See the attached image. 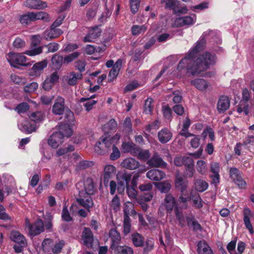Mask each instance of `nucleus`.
Here are the masks:
<instances>
[{"mask_svg":"<svg viewBox=\"0 0 254 254\" xmlns=\"http://www.w3.org/2000/svg\"><path fill=\"white\" fill-rule=\"evenodd\" d=\"M113 250L116 254H133L132 249L127 246H118Z\"/></svg>","mask_w":254,"mask_h":254,"instance_id":"nucleus-36","label":"nucleus"},{"mask_svg":"<svg viewBox=\"0 0 254 254\" xmlns=\"http://www.w3.org/2000/svg\"><path fill=\"white\" fill-rule=\"evenodd\" d=\"M147 164L150 166L154 167H162L166 166V163L157 154H155L148 161Z\"/></svg>","mask_w":254,"mask_h":254,"instance_id":"nucleus-30","label":"nucleus"},{"mask_svg":"<svg viewBox=\"0 0 254 254\" xmlns=\"http://www.w3.org/2000/svg\"><path fill=\"white\" fill-rule=\"evenodd\" d=\"M62 219L65 221H70L72 220V218L69 215L68 212L67 207L64 205L63 207L62 214Z\"/></svg>","mask_w":254,"mask_h":254,"instance_id":"nucleus-64","label":"nucleus"},{"mask_svg":"<svg viewBox=\"0 0 254 254\" xmlns=\"http://www.w3.org/2000/svg\"><path fill=\"white\" fill-rule=\"evenodd\" d=\"M74 150V147L71 145H68L67 147L62 148L57 151L56 154L57 156H62L68 153L69 152L72 151Z\"/></svg>","mask_w":254,"mask_h":254,"instance_id":"nucleus-56","label":"nucleus"},{"mask_svg":"<svg viewBox=\"0 0 254 254\" xmlns=\"http://www.w3.org/2000/svg\"><path fill=\"white\" fill-rule=\"evenodd\" d=\"M210 171L212 174L210 175V178L212 179V183L217 185L219 183L220 175V165L217 162H211L210 164Z\"/></svg>","mask_w":254,"mask_h":254,"instance_id":"nucleus-10","label":"nucleus"},{"mask_svg":"<svg viewBox=\"0 0 254 254\" xmlns=\"http://www.w3.org/2000/svg\"><path fill=\"white\" fill-rule=\"evenodd\" d=\"M94 185L93 181L91 179H87L84 183V189L86 193L88 195H91L94 193Z\"/></svg>","mask_w":254,"mask_h":254,"instance_id":"nucleus-45","label":"nucleus"},{"mask_svg":"<svg viewBox=\"0 0 254 254\" xmlns=\"http://www.w3.org/2000/svg\"><path fill=\"white\" fill-rule=\"evenodd\" d=\"M29 118L32 121L35 123H39L44 120L45 115L41 111H37L31 113Z\"/></svg>","mask_w":254,"mask_h":254,"instance_id":"nucleus-40","label":"nucleus"},{"mask_svg":"<svg viewBox=\"0 0 254 254\" xmlns=\"http://www.w3.org/2000/svg\"><path fill=\"white\" fill-rule=\"evenodd\" d=\"M230 176L233 181L240 188H243L246 185V182L240 175L239 171L236 168H231L230 170Z\"/></svg>","mask_w":254,"mask_h":254,"instance_id":"nucleus-17","label":"nucleus"},{"mask_svg":"<svg viewBox=\"0 0 254 254\" xmlns=\"http://www.w3.org/2000/svg\"><path fill=\"white\" fill-rule=\"evenodd\" d=\"M80 53L78 52H74L71 54H69L66 56H65L64 59V63L65 64H68L75 59H77L80 55Z\"/></svg>","mask_w":254,"mask_h":254,"instance_id":"nucleus-54","label":"nucleus"},{"mask_svg":"<svg viewBox=\"0 0 254 254\" xmlns=\"http://www.w3.org/2000/svg\"><path fill=\"white\" fill-rule=\"evenodd\" d=\"M205 46L203 40L197 42L187 55L179 63L178 69L182 70L186 68L188 72L192 75L199 74L207 70L210 66L215 63L216 58L214 55L206 52L199 55L195 60L194 59L197 54L202 51Z\"/></svg>","mask_w":254,"mask_h":254,"instance_id":"nucleus-1","label":"nucleus"},{"mask_svg":"<svg viewBox=\"0 0 254 254\" xmlns=\"http://www.w3.org/2000/svg\"><path fill=\"white\" fill-rule=\"evenodd\" d=\"M153 99L151 98H147L145 102L144 111L147 114H150L152 111L153 108Z\"/></svg>","mask_w":254,"mask_h":254,"instance_id":"nucleus-50","label":"nucleus"},{"mask_svg":"<svg viewBox=\"0 0 254 254\" xmlns=\"http://www.w3.org/2000/svg\"><path fill=\"white\" fill-rule=\"evenodd\" d=\"M13 45L16 49H21L25 46V42L21 38L17 37L13 41Z\"/></svg>","mask_w":254,"mask_h":254,"instance_id":"nucleus-60","label":"nucleus"},{"mask_svg":"<svg viewBox=\"0 0 254 254\" xmlns=\"http://www.w3.org/2000/svg\"><path fill=\"white\" fill-rule=\"evenodd\" d=\"M6 59L10 64L14 67L18 66H26L28 65L27 63V58L21 53H9L6 55Z\"/></svg>","mask_w":254,"mask_h":254,"instance_id":"nucleus-3","label":"nucleus"},{"mask_svg":"<svg viewBox=\"0 0 254 254\" xmlns=\"http://www.w3.org/2000/svg\"><path fill=\"white\" fill-rule=\"evenodd\" d=\"M191 84L200 91H204L209 87L208 83L203 79L197 78L191 80Z\"/></svg>","mask_w":254,"mask_h":254,"instance_id":"nucleus-29","label":"nucleus"},{"mask_svg":"<svg viewBox=\"0 0 254 254\" xmlns=\"http://www.w3.org/2000/svg\"><path fill=\"white\" fill-rule=\"evenodd\" d=\"M110 238L112 243L110 248L113 250L119 246L121 240V237L120 233L116 230L112 229L110 232Z\"/></svg>","mask_w":254,"mask_h":254,"instance_id":"nucleus-26","label":"nucleus"},{"mask_svg":"<svg viewBox=\"0 0 254 254\" xmlns=\"http://www.w3.org/2000/svg\"><path fill=\"white\" fill-rule=\"evenodd\" d=\"M25 225L32 235H38L44 231L43 222L41 219H38L33 225H31L29 220L26 219Z\"/></svg>","mask_w":254,"mask_h":254,"instance_id":"nucleus-6","label":"nucleus"},{"mask_svg":"<svg viewBox=\"0 0 254 254\" xmlns=\"http://www.w3.org/2000/svg\"><path fill=\"white\" fill-rule=\"evenodd\" d=\"M140 4V0H130L131 11L133 13H135L138 10Z\"/></svg>","mask_w":254,"mask_h":254,"instance_id":"nucleus-63","label":"nucleus"},{"mask_svg":"<svg viewBox=\"0 0 254 254\" xmlns=\"http://www.w3.org/2000/svg\"><path fill=\"white\" fill-rule=\"evenodd\" d=\"M62 33L61 29L55 28L51 26L50 29L46 30L43 33V36L46 40H51L58 38Z\"/></svg>","mask_w":254,"mask_h":254,"instance_id":"nucleus-13","label":"nucleus"},{"mask_svg":"<svg viewBox=\"0 0 254 254\" xmlns=\"http://www.w3.org/2000/svg\"><path fill=\"white\" fill-rule=\"evenodd\" d=\"M116 168L112 165H106L104 168L103 183L105 186L108 185L109 180L116 173Z\"/></svg>","mask_w":254,"mask_h":254,"instance_id":"nucleus-11","label":"nucleus"},{"mask_svg":"<svg viewBox=\"0 0 254 254\" xmlns=\"http://www.w3.org/2000/svg\"><path fill=\"white\" fill-rule=\"evenodd\" d=\"M19 21L23 25H28L31 21H34L33 12H28L21 15L19 17Z\"/></svg>","mask_w":254,"mask_h":254,"instance_id":"nucleus-39","label":"nucleus"},{"mask_svg":"<svg viewBox=\"0 0 254 254\" xmlns=\"http://www.w3.org/2000/svg\"><path fill=\"white\" fill-rule=\"evenodd\" d=\"M10 80L12 82L18 85L24 84L26 82L25 78L15 74L10 75Z\"/></svg>","mask_w":254,"mask_h":254,"instance_id":"nucleus-53","label":"nucleus"},{"mask_svg":"<svg viewBox=\"0 0 254 254\" xmlns=\"http://www.w3.org/2000/svg\"><path fill=\"white\" fill-rule=\"evenodd\" d=\"M59 79V75L57 71L54 72L47 76L42 84L43 89L47 91L51 90Z\"/></svg>","mask_w":254,"mask_h":254,"instance_id":"nucleus-7","label":"nucleus"},{"mask_svg":"<svg viewBox=\"0 0 254 254\" xmlns=\"http://www.w3.org/2000/svg\"><path fill=\"white\" fill-rule=\"evenodd\" d=\"M101 30L98 26H95L89 30L88 33L84 37L85 42H92L99 37Z\"/></svg>","mask_w":254,"mask_h":254,"instance_id":"nucleus-15","label":"nucleus"},{"mask_svg":"<svg viewBox=\"0 0 254 254\" xmlns=\"http://www.w3.org/2000/svg\"><path fill=\"white\" fill-rule=\"evenodd\" d=\"M230 107V101L227 96H223L219 99L217 109L219 113H223Z\"/></svg>","mask_w":254,"mask_h":254,"instance_id":"nucleus-22","label":"nucleus"},{"mask_svg":"<svg viewBox=\"0 0 254 254\" xmlns=\"http://www.w3.org/2000/svg\"><path fill=\"white\" fill-rule=\"evenodd\" d=\"M190 200H192V205L194 207L199 209L202 207V199L198 194L195 193V194H192V193H191Z\"/></svg>","mask_w":254,"mask_h":254,"instance_id":"nucleus-43","label":"nucleus"},{"mask_svg":"<svg viewBox=\"0 0 254 254\" xmlns=\"http://www.w3.org/2000/svg\"><path fill=\"white\" fill-rule=\"evenodd\" d=\"M121 150L124 153L130 152L133 155H136L138 152V147L132 142H123Z\"/></svg>","mask_w":254,"mask_h":254,"instance_id":"nucleus-23","label":"nucleus"},{"mask_svg":"<svg viewBox=\"0 0 254 254\" xmlns=\"http://www.w3.org/2000/svg\"><path fill=\"white\" fill-rule=\"evenodd\" d=\"M105 10L102 12L98 18V21L101 23H104L106 22L108 18L110 17L112 13V11L107 8L106 4H105Z\"/></svg>","mask_w":254,"mask_h":254,"instance_id":"nucleus-48","label":"nucleus"},{"mask_svg":"<svg viewBox=\"0 0 254 254\" xmlns=\"http://www.w3.org/2000/svg\"><path fill=\"white\" fill-rule=\"evenodd\" d=\"M132 241L135 247H141L143 245L144 239L139 233H136L131 235Z\"/></svg>","mask_w":254,"mask_h":254,"instance_id":"nucleus-44","label":"nucleus"},{"mask_svg":"<svg viewBox=\"0 0 254 254\" xmlns=\"http://www.w3.org/2000/svg\"><path fill=\"white\" fill-rule=\"evenodd\" d=\"M81 240L84 245L88 248L92 246L93 242V235L91 230L88 228L84 227L83 228L82 235Z\"/></svg>","mask_w":254,"mask_h":254,"instance_id":"nucleus-9","label":"nucleus"},{"mask_svg":"<svg viewBox=\"0 0 254 254\" xmlns=\"http://www.w3.org/2000/svg\"><path fill=\"white\" fill-rule=\"evenodd\" d=\"M52 66L55 69L59 70L62 67L64 63V59L62 56L59 54H55L51 59Z\"/></svg>","mask_w":254,"mask_h":254,"instance_id":"nucleus-31","label":"nucleus"},{"mask_svg":"<svg viewBox=\"0 0 254 254\" xmlns=\"http://www.w3.org/2000/svg\"><path fill=\"white\" fill-rule=\"evenodd\" d=\"M48 61L44 60L35 64L29 71V74L32 76H39L43 70L48 65Z\"/></svg>","mask_w":254,"mask_h":254,"instance_id":"nucleus-8","label":"nucleus"},{"mask_svg":"<svg viewBox=\"0 0 254 254\" xmlns=\"http://www.w3.org/2000/svg\"><path fill=\"white\" fill-rule=\"evenodd\" d=\"M122 64L123 61L120 59H118L115 63V65H114L108 75L109 82L113 81L117 78L122 66Z\"/></svg>","mask_w":254,"mask_h":254,"instance_id":"nucleus-14","label":"nucleus"},{"mask_svg":"<svg viewBox=\"0 0 254 254\" xmlns=\"http://www.w3.org/2000/svg\"><path fill=\"white\" fill-rule=\"evenodd\" d=\"M147 27L146 25H134L131 27V33L134 36L143 34L147 30Z\"/></svg>","mask_w":254,"mask_h":254,"instance_id":"nucleus-41","label":"nucleus"},{"mask_svg":"<svg viewBox=\"0 0 254 254\" xmlns=\"http://www.w3.org/2000/svg\"><path fill=\"white\" fill-rule=\"evenodd\" d=\"M196 170L201 174H204L207 171V167L205 161L200 160L196 163Z\"/></svg>","mask_w":254,"mask_h":254,"instance_id":"nucleus-47","label":"nucleus"},{"mask_svg":"<svg viewBox=\"0 0 254 254\" xmlns=\"http://www.w3.org/2000/svg\"><path fill=\"white\" fill-rule=\"evenodd\" d=\"M105 139L101 136L97 143L95 145L94 149L95 151L99 154H104L108 152L107 148L106 147Z\"/></svg>","mask_w":254,"mask_h":254,"instance_id":"nucleus-33","label":"nucleus"},{"mask_svg":"<svg viewBox=\"0 0 254 254\" xmlns=\"http://www.w3.org/2000/svg\"><path fill=\"white\" fill-rule=\"evenodd\" d=\"M38 87V83L37 82H33L25 86L24 90L26 92H32L36 90Z\"/></svg>","mask_w":254,"mask_h":254,"instance_id":"nucleus-62","label":"nucleus"},{"mask_svg":"<svg viewBox=\"0 0 254 254\" xmlns=\"http://www.w3.org/2000/svg\"><path fill=\"white\" fill-rule=\"evenodd\" d=\"M158 138L161 143H167L172 138V133L167 128H162L158 133Z\"/></svg>","mask_w":254,"mask_h":254,"instance_id":"nucleus-21","label":"nucleus"},{"mask_svg":"<svg viewBox=\"0 0 254 254\" xmlns=\"http://www.w3.org/2000/svg\"><path fill=\"white\" fill-rule=\"evenodd\" d=\"M19 128L22 131L26 133H31L35 131L36 129V125H31L28 121L25 120L18 124Z\"/></svg>","mask_w":254,"mask_h":254,"instance_id":"nucleus-28","label":"nucleus"},{"mask_svg":"<svg viewBox=\"0 0 254 254\" xmlns=\"http://www.w3.org/2000/svg\"><path fill=\"white\" fill-rule=\"evenodd\" d=\"M130 220L127 217L124 218V233L125 235L128 234L130 232Z\"/></svg>","mask_w":254,"mask_h":254,"instance_id":"nucleus-61","label":"nucleus"},{"mask_svg":"<svg viewBox=\"0 0 254 254\" xmlns=\"http://www.w3.org/2000/svg\"><path fill=\"white\" fill-rule=\"evenodd\" d=\"M82 78L81 73H76L72 71L68 73L65 77V79L69 85H74Z\"/></svg>","mask_w":254,"mask_h":254,"instance_id":"nucleus-20","label":"nucleus"},{"mask_svg":"<svg viewBox=\"0 0 254 254\" xmlns=\"http://www.w3.org/2000/svg\"><path fill=\"white\" fill-rule=\"evenodd\" d=\"M124 218H129V215H134L136 214V212L134 209V205L132 203L127 201L124 205L123 208Z\"/></svg>","mask_w":254,"mask_h":254,"instance_id":"nucleus-32","label":"nucleus"},{"mask_svg":"<svg viewBox=\"0 0 254 254\" xmlns=\"http://www.w3.org/2000/svg\"><path fill=\"white\" fill-rule=\"evenodd\" d=\"M121 166L124 168L129 170H134L137 169L139 166V162L135 159L129 157L124 159L121 163Z\"/></svg>","mask_w":254,"mask_h":254,"instance_id":"nucleus-12","label":"nucleus"},{"mask_svg":"<svg viewBox=\"0 0 254 254\" xmlns=\"http://www.w3.org/2000/svg\"><path fill=\"white\" fill-rule=\"evenodd\" d=\"M197 252L198 254H213L211 249L204 241H200L198 243Z\"/></svg>","mask_w":254,"mask_h":254,"instance_id":"nucleus-34","label":"nucleus"},{"mask_svg":"<svg viewBox=\"0 0 254 254\" xmlns=\"http://www.w3.org/2000/svg\"><path fill=\"white\" fill-rule=\"evenodd\" d=\"M65 243L64 241H60L52 246L51 251L54 254H58L61 252Z\"/></svg>","mask_w":254,"mask_h":254,"instance_id":"nucleus-55","label":"nucleus"},{"mask_svg":"<svg viewBox=\"0 0 254 254\" xmlns=\"http://www.w3.org/2000/svg\"><path fill=\"white\" fill-rule=\"evenodd\" d=\"M175 203V198L170 194H168L166 195L164 203L161 205V207H165L167 212L170 213L173 210Z\"/></svg>","mask_w":254,"mask_h":254,"instance_id":"nucleus-25","label":"nucleus"},{"mask_svg":"<svg viewBox=\"0 0 254 254\" xmlns=\"http://www.w3.org/2000/svg\"><path fill=\"white\" fill-rule=\"evenodd\" d=\"M64 100L61 97H58L53 106L52 111L54 114L61 115L63 114L64 110Z\"/></svg>","mask_w":254,"mask_h":254,"instance_id":"nucleus-19","label":"nucleus"},{"mask_svg":"<svg viewBox=\"0 0 254 254\" xmlns=\"http://www.w3.org/2000/svg\"><path fill=\"white\" fill-rule=\"evenodd\" d=\"M34 21L41 20L44 21H49L50 17L49 14L44 11L33 12Z\"/></svg>","mask_w":254,"mask_h":254,"instance_id":"nucleus-38","label":"nucleus"},{"mask_svg":"<svg viewBox=\"0 0 254 254\" xmlns=\"http://www.w3.org/2000/svg\"><path fill=\"white\" fill-rule=\"evenodd\" d=\"M53 242L51 239H45L42 243V249L45 252H49L53 245Z\"/></svg>","mask_w":254,"mask_h":254,"instance_id":"nucleus-51","label":"nucleus"},{"mask_svg":"<svg viewBox=\"0 0 254 254\" xmlns=\"http://www.w3.org/2000/svg\"><path fill=\"white\" fill-rule=\"evenodd\" d=\"M146 177L152 181H158L163 179L166 177V174L159 169H152L146 173Z\"/></svg>","mask_w":254,"mask_h":254,"instance_id":"nucleus-18","label":"nucleus"},{"mask_svg":"<svg viewBox=\"0 0 254 254\" xmlns=\"http://www.w3.org/2000/svg\"><path fill=\"white\" fill-rule=\"evenodd\" d=\"M175 186L181 191L183 194H185V192L187 191L186 189L188 186V181L184 180L182 177L179 175H177L176 177Z\"/></svg>","mask_w":254,"mask_h":254,"instance_id":"nucleus-27","label":"nucleus"},{"mask_svg":"<svg viewBox=\"0 0 254 254\" xmlns=\"http://www.w3.org/2000/svg\"><path fill=\"white\" fill-rule=\"evenodd\" d=\"M111 206L115 211H117L120 209V200L119 196L117 195H115V196L112 199Z\"/></svg>","mask_w":254,"mask_h":254,"instance_id":"nucleus-59","label":"nucleus"},{"mask_svg":"<svg viewBox=\"0 0 254 254\" xmlns=\"http://www.w3.org/2000/svg\"><path fill=\"white\" fill-rule=\"evenodd\" d=\"M196 190L199 192H203L206 190L208 187V183L202 180H196L194 183Z\"/></svg>","mask_w":254,"mask_h":254,"instance_id":"nucleus-42","label":"nucleus"},{"mask_svg":"<svg viewBox=\"0 0 254 254\" xmlns=\"http://www.w3.org/2000/svg\"><path fill=\"white\" fill-rule=\"evenodd\" d=\"M195 21L196 15L194 14L193 16H186L176 18L172 25L175 27L189 26L194 24Z\"/></svg>","mask_w":254,"mask_h":254,"instance_id":"nucleus-5","label":"nucleus"},{"mask_svg":"<svg viewBox=\"0 0 254 254\" xmlns=\"http://www.w3.org/2000/svg\"><path fill=\"white\" fill-rule=\"evenodd\" d=\"M64 116L65 120L67 124H63L62 125H66L70 128V125H72L74 122V114L71 111L67 110L65 111Z\"/></svg>","mask_w":254,"mask_h":254,"instance_id":"nucleus-52","label":"nucleus"},{"mask_svg":"<svg viewBox=\"0 0 254 254\" xmlns=\"http://www.w3.org/2000/svg\"><path fill=\"white\" fill-rule=\"evenodd\" d=\"M156 187L162 193L168 192L171 189V184L168 181H164L154 184Z\"/></svg>","mask_w":254,"mask_h":254,"instance_id":"nucleus-37","label":"nucleus"},{"mask_svg":"<svg viewBox=\"0 0 254 254\" xmlns=\"http://www.w3.org/2000/svg\"><path fill=\"white\" fill-rule=\"evenodd\" d=\"M44 47L48 49L47 53H54L59 49V45L56 43H51L43 46H39L33 49L26 50L24 54L29 56H35L42 53Z\"/></svg>","mask_w":254,"mask_h":254,"instance_id":"nucleus-4","label":"nucleus"},{"mask_svg":"<svg viewBox=\"0 0 254 254\" xmlns=\"http://www.w3.org/2000/svg\"><path fill=\"white\" fill-rule=\"evenodd\" d=\"M29 109V106L27 103L22 102L17 106L15 111L18 113H24Z\"/></svg>","mask_w":254,"mask_h":254,"instance_id":"nucleus-58","label":"nucleus"},{"mask_svg":"<svg viewBox=\"0 0 254 254\" xmlns=\"http://www.w3.org/2000/svg\"><path fill=\"white\" fill-rule=\"evenodd\" d=\"M24 4L27 7L34 9H44L47 7V3L41 0H26Z\"/></svg>","mask_w":254,"mask_h":254,"instance_id":"nucleus-16","label":"nucleus"},{"mask_svg":"<svg viewBox=\"0 0 254 254\" xmlns=\"http://www.w3.org/2000/svg\"><path fill=\"white\" fill-rule=\"evenodd\" d=\"M252 214L251 211L248 208L244 209V223L246 228L248 229L251 234H254V230L253 226L250 221V218L252 217Z\"/></svg>","mask_w":254,"mask_h":254,"instance_id":"nucleus-24","label":"nucleus"},{"mask_svg":"<svg viewBox=\"0 0 254 254\" xmlns=\"http://www.w3.org/2000/svg\"><path fill=\"white\" fill-rule=\"evenodd\" d=\"M10 238L16 243L25 246L26 240L23 235L17 231H13L10 235Z\"/></svg>","mask_w":254,"mask_h":254,"instance_id":"nucleus-35","label":"nucleus"},{"mask_svg":"<svg viewBox=\"0 0 254 254\" xmlns=\"http://www.w3.org/2000/svg\"><path fill=\"white\" fill-rule=\"evenodd\" d=\"M77 201L81 205L88 209L92 207L93 205V201L90 196L84 198L78 199Z\"/></svg>","mask_w":254,"mask_h":254,"instance_id":"nucleus-46","label":"nucleus"},{"mask_svg":"<svg viewBox=\"0 0 254 254\" xmlns=\"http://www.w3.org/2000/svg\"><path fill=\"white\" fill-rule=\"evenodd\" d=\"M87 101L83 104L86 111L89 112L93 108V106L97 103V101L94 100H89L88 98H82L80 99L81 102H85Z\"/></svg>","mask_w":254,"mask_h":254,"instance_id":"nucleus-49","label":"nucleus"},{"mask_svg":"<svg viewBox=\"0 0 254 254\" xmlns=\"http://www.w3.org/2000/svg\"><path fill=\"white\" fill-rule=\"evenodd\" d=\"M135 187L127 186V193L130 199H135L137 196V191L134 189Z\"/></svg>","mask_w":254,"mask_h":254,"instance_id":"nucleus-57","label":"nucleus"},{"mask_svg":"<svg viewBox=\"0 0 254 254\" xmlns=\"http://www.w3.org/2000/svg\"><path fill=\"white\" fill-rule=\"evenodd\" d=\"M72 130L68 126L60 125L59 130L54 133L48 140V144L52 147L56 148L64 141V137H68L71 135Z\"/></svg>","mask_w":254,"mask_h":254,"instance_id":"nucleus-2","label":"nucleus"}]
</instances>
